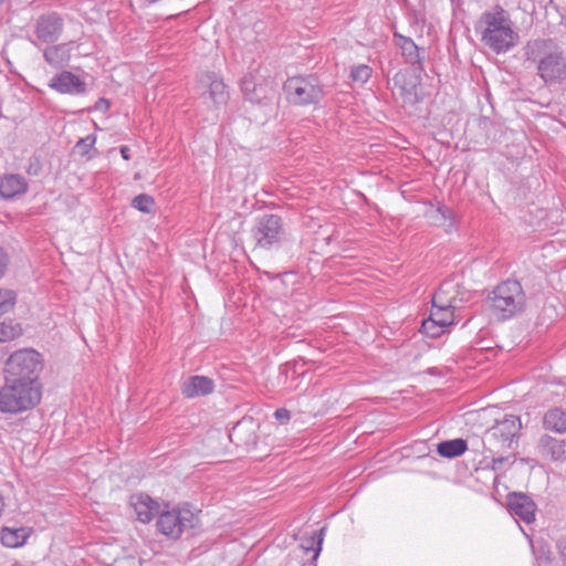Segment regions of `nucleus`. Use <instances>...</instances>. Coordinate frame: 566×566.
Here are the masks:
<instances>
[{
    "label": "nucleus",
    "mask_w": 566,
    "mask_h": 566,
    "mask_svg": "<svg viewBox=\"0 0 566 566\" xmlns=\"http://www.w3.org/2000/svg\"><path fill=\"white\" fill-rule=\"evenodd\" d=\"M44 60L54 66H61L69 61L67 44H57L48 46L43 52Z\"/></svg>",
    "instance_id": "23"
},
{
    "label": "nucleus",
    "mask_w": 566,
    "mask_h": 566,
    "mask_svg": "<svg viewBox=\"0 0 566 566\" xmlns=\"http://www.w3.org/2000/svg\"><path fill=\"white\" fill-rule=\"evenodd\" d=\"M454 286L451 283H443L432 297V306L428 318L421 324V333L430 338H438L454 324V310L458 306L457 300L446 296L451 293Z\"/></svg>",
    "instance_id": "3"
},
{
    "label": "nucleus",
    "mask_w": 566,
    "mask_h": 566,
    "mask_svg": "<svg viewBox=\"0 0 566 566\" xmlns=\"http://www.w3.org/2000/svg\"><path fill=\"white\" fill-rule=\"evenodd\" d=\"M96 143L95 135H87L84 138H81L74 146V151L81 157L91 158V150L94 149V145Z\"/></svg>",
    "instance_id": "26"
},
{
    "label": "nucleus",
    "mask_w": 566,
    "mask_h": 566,
    "mask_svg": "<svg viewBox=\"0 0 566 566\" xmlns=\"http://www.w3.org/2000/svg\"><path fill=\"white\" fill-rule=\"evenodd\" d=\"M557 551L562 566H566V538L557 543Z\"/></svg>",
    "instance_id": "31"
},
{
    "label": "nucleus",
    "mask_w": 566,
    "mask_h": 566,
    "mask_svg": "<svg viewBox=\"0 0 566 566\" xmlns=\"http://www.w3.org/2000/svg\"><path fill=\"white\" fill-rule=\"evenodd\" d=\"M153 203L154 199L150 196L142 193L133 199L132 206L142 212H149Z\"/></svg>",
    "instance_id": "29"
},
{
    "label": "nucleus",
    "mask_w": 566,
    "mask_h": 566,
    "mask_svg": "<svg viewBox=\"0 0 566 566\" xmlns=\"http://www.w3.org/2000/svg\"><path fill=\"white\" fill-rule=\"evenodd\" d=\"M43 368L41 355L31 348L12 353L6 361L4 378L13 381L39 382V375Z\"/></svg>",
    "instance_id": "6"
},
{
    "label": "nucleus",
    "mask_w": 566,
    "mask_h": 566,
    "mask_svg": "<svg viewBox=\"0 0 566 566\" xmlns=\"http://www.w3.org/2000/svg\"><path fill=\"white\" fill-rule=\"evenodd\" d=\"M543 428L555 433H566V409L553 407L546 410L542 419Z\"/></svg>",
    "instance_id": "18"
},
{
    "label": "nucleus",
    "mask_w": 566,
    "mask_h": 566,
    "mask_svg": "<svg viewBox=\"0 0 566 566\" xmlns=\"http://www.w3.org/2000/svg\"><path fill=\"white\" fill-rule=\"evenodd\" d=\"M504 461V458H496V459H493V468H495V465L497 463H502Z\"/></svg>",
    "instance_id": "36"
},
{
    "label": "nucleus",
    "mask_w": 566,
    "mask_h": 566,
    "mask_svg": "<svg viewBox=\"0 0 566 566\" xmlns=\"http://www.w3.org/2000/svg\"><path fill=\"white\" fill-rule=\"evenodd\" d=\"M197 523L196 514L185 507L165 511L158 515L156 526L168 539H178L185 531L191 530Z\"/></svg>",
    "instance_id": "9"
},
{
    "label": "nucleus",
    "mask_w": 566,
    "mask_h": 566,
    "mask_svg": "<svg viewBox=\"0 0 566 566\" xmlns=\"http://www.w3.org/2000/svg\"><path fill=\"white\" fill-rule=\"evenodd\" d=\"M22 327L12 319L0 322V343L13 340L22 335Z\"/></svg>",
    "instance_id": "24"
},
{
    "label": "nucleus",
    "mask_w": 566,
    "mask_h": 566,
    "mask_svg": "<svg viewBox=\"0 0 566 566\" xmlns=\"http://www.w3.org/2000/svg\"><path fill=\"white\" fill-rule=\"evenodd\" d=\"M29 537V531L27 528H9L4 527L1 531V543L10 548L22 546Z\"/></svg>",
    "instance_id": "20"
},
{
    "label": "nucleus",
    "mask_w": 566,
    "mask_h": 566,
    "mask_svg": "<svg viewBox=\"0 0 566 566\" xmlns=\"http://www.w3.org/2000/svg\"><path fill=\"white\" fill-rule=\"evenodd\" d=\"M525 60L536 65V75L548 86L566 87V49L552 39H535L523 49Z\"/></svg>",
    "instance_id": "1"
},
{
    "label": "nucleus",
    "mask_w": 566,
    "mask_h": 566,
    "mask_svg": "<svg viewBox=\"0 0 566 566\" xmlns=\"http://www.w3.org/2000/svg\"><path fill=\"white\" fill-rule=\"evenodd\" d=\"M274 417H275L276 420H279L281 422H285V421L290 420L291 415H290V411L287 409L280 408V409L275 410Z\"/></svg>",
    "instance_id": "32"
},
{
    "label": "nucleus",
    "mask_w": 566,
    "mask_h": 566,
    "mask_svg": "<svg viewBox=\"0 0 566 566\" xmlns=\"http://www.w3.org/2000/svg\"><path fill=\"white\" fill-rule=\"evenodd\" d=\"M286 99L300 106L318 103L324 95L323 87L315 75L292 76L283 85Z\"/></svg>",
    "instance_id": "7"
},
{
    "label": "nucleus",
    "mask_w": 566,
    "mask_h": 566,
    "mask_svg": "<svg viewBox=\"0 0 566 566\" xmlns=\"http://www.w3.org/2000/svg\"><path fill=\"white\" fill-rule=\"evenodd\" d=\"M438 211H440L443 214V217H446V213H450V210L448 208H438Z\"/></svg>",
    "instance_id": "37"
},
{
    "label": "nucleus",
    "mask_w": 566,
    "mask_h": 566,
    "mask_svg": "<svg viewBox=\"0 0 566 566\" xmlns=\"http://www.w3.org/2000/svg\"><path fill=\"white\" fill-rule=\"evenodd\" d=\"M11 566H27L20 562H14L13 564H11Z\"/></svg>",
    "instance_id": "38"
},
{
    "label": "nucleus",
    "mask_w": 566,
    "mask_h": 566,
    "mask_svg": "<svg viewBox=\"0 0 566 566\" xmlns=\"http://www.w3.org/2000/svg\"><path fill=\"white\" fill-rule=\"evenodd\" d=\"M475 30L483 45L496 54L509 52L520 40L510 13L499 4L480 15Z\"/></svg>",
    "instance_id": "2"
},
{
    "label": "nucleus",
    "mask_w": 566,
    "mask_h": 566,
    "mask_svg": "<svg viewBox=\"0 0 566 566\" xmlns=\"http://www.w3.org/2000/svg\"><path fill=\"white\" fill-rule=\"evenodd\" d=\"M522 429L520 417L514 415H505L503 419L496 420L488 430L486 437L494 447L505 450L512 449L517 443V438Z\"/></svg>",
    "instance_id": "10"
},
{
    "label": "nucleus",
    "mask_w": 566,
    "mask_h": 566,
    "mask_svg": "<svg viewBox=\"0 0 566 566\" xmlns=\"http://www.w3.org/2000/svg\"><path fill=\"white\" fill-rule=\"evenodd\" d=\"M536 450L544 460L554 462H564L566 460V440L555 438L548 433L539 437Z\"/></svg>",
    "instance_id": "13"
},
{
    "label": "nucleus",
    "mask_w": 566,
    "mask_h": 566,
    "mask_svg": "<svg viewBox=\"0 0 566 566\" xmlns=\"http://www.w3.org/2000/svg\"><path fill=\"white\" fill-rule=\"evenodd\" d=\"M506 502L512 516L526 524L535 521L537 506L528 495L521 492H511L506 496Z\"/></svg>",
    "instance_id": "12"
},
{
    "label": "nucleus",
    "mask_w": 566,
    "mask_h": 566,
    "mask_svg": "<svg viewBox=\"0 0 566 566\" xmlns=\"http://www.w3.org/2000/svg\"><path fill=\"white\" fill-rule=\"evenodd\" d=\"M373 70L366 64H359L352 69L350 78L353 82L365 84L371 76Z\"/></svg>",
    "instance_id": "27"
},
{
    "label": "nucleus",
    "mask_w": 566,
    "mask_h": 566,
    "mask_svg": "<svg viewBox=\"0 0 566 566\" xmlns=\"http://www.w3.org/2000/svg\"><path fill=\"white\" fill-rule=\"evenodd\" d=\"M108 107H109V102L105 98H99L98 102L96 103L97 109L108 108Z\"/></svg>",
    "instance_id": "34"
},
{
    "label": "nucleus",
    "mask_w": 566,
    "mask_h": 566,
    "mask_svg": "<svg viewBox=\"0 0 566 566\" xmlns=\"http://www.w3.org/2000/svg\"><path fill=\"white\" fill-rule=\"evenodd\" d=\"M251 234L255 247L264 250L279 248L286 237L282 218L273 213L258 218L252 227Z\"/></svg>",
    "instance_id": "8"
},
{
    "label": "nucleus",
    "mask_w": 566,
    "mask_h": 566,
    "mask_svg": "<svg viewBox=\"0 0 566 566\" xmlns=\"http://www.w3.org/2000/svg\"><path fill=\"white\" fill-rule=\"evenodd\" d=\"M253 82H252V76H244L243 81H242V90L244 92H249L251 91V86H252Z\"/></svg>",
    "instance_id": "33"
},
{
    "label": "nucleus",
    "mask_w": 566,
    "mask_h": 566,
    "mask_svg": "<svg viewBox=\"0 0 566 566\" xmlns=\"http://www.w3.org/2000/svg\"><path fill=\"white\" fill-rule=\"evenodd\" d=\"M468 449V443L464 439H452L442 441L438 444L437 451L443 458H455L463 454Z\"/></svg>",
    "instance_id": "22"
},
{
    "label": "nucleus",
    "mask_w": 566,
    "mask_h": 566,
    "mask_svg": "<svg viewBox=\"0 0 566 566\" xmlns=\"http://www.w3.org/2000/svg\"><path fill=\"white\" fill-rule=\"evenodd\" d=\"M50 87L62 94H81L85 92V83L69 71L55 75L50 82Z\"/></svg>",
    "instance_id": "16"
},
{
    "label": "nucleus",
    "mask_w": 566,
    "mask_h": 566,
    "mask_svg": "<svg viewBox=\"0 0 566 566\" xmlns=\"http://www.w3.org/2000/svg\"><path fill=\"white\" fill-rule=\"evenodd\" d=\"M325 528H321L318 538L316 539L315 536H311L310 538H306L305 542L302 544V547L305 551H313L314 555L313 558L316 559L321 553L322 549V543H323V533Z\"/></svg>",
    "instance_id": "28"
},
{
    "label": "nucleus",
    "mask_w": 566,
    "mask_h": 566,
    "mask_svg": "<svg viewBox=\"0 0 566 566\" xmlns=\"http://www.w3.org/2000/svg\"><path fill=\"white\" fill-rule=\"evenodd\" d=\"M209 81V94L214 104H226L229 97L227 86L222 80L218 78L214 73L206 75Z\"/></svg>",
    "instance_id": "21"
},
{
    "label": "nucleus",
    "mask_w": 566,
    "mask_h": 566,
    "mask_svg": "<svg viewBox=\"0 0 566 566\" xmlns=\"http://www.w3.org/2000/svg\"><path fill=\"white\" fill-rule=\"evenodd\" d=\"M127 153H128V148L127 147H122L120 154H122L123 158L128 159V154Z\"/></svg>",
    "instance_id": "35"
},
{
    "label": "nucleus",
    "mask_w": 566,
    "mask_h": 566,
    "mask_svg": "<svg viewBox=\"0 0 566 566\" xmlns=\"http://www.w3.org/2000/svg\"><path fill=\"white\" fill-rule=\"evenodd\" d=\"M9 265V255L3 248L0 247V279L6 274Z\"/></svg>",
    "instance_id": "30"
},
{
    "label": "nucleus",
    "mask_w": 566,
    "mask_h": 566,
    "mask_svg": "<svg viewBox=\"0 0 566 566\" xmlns=\"http://www.w3.org/2000/svg\"><path fill=\"white\" fill-rule=\"evenodd\" d=\"M129 506L133 507L136 518L147 524L156 515H159V503L146 493H135L129 497Z\"/></svg>",
    "instance_id": "14"
},
{
    "label": "nucleus",
    "mask_w": 566,
    "mask_h": 566,
    "mask_svg": "<svg viewBox=\"0 0 566 566\" xmlns=\"http://www.w3.org/2000/svg\"><path fill=\"white\" fill-rule=\"evenodd\" d=\"M28 190V182L21 175H7L0 181V196L12 199Z\"/></svg>",
    "instance_id": "19"
},
{
    "label": "nucleus",
    "mask_w": 566,
    "mask_h": 566,
    "mask_svg": "<svg viewBox=\"0 0 566 566\" xmlns=\"http://www.w3.org/2000/svg\"><path fill=\"white\" fill-rule=\"evenodd\" d=\"M0 389V411L17 415L34 408L42 397L41 384L4 378Z\"/></svg>",
    "instance_id": "4"
},
{
    "label": "nucleus",
    "mask_w": 566,
    "mask_h": 566,
    "mask_svg": "<svg viewBox=\"0 0 566 566\" xmlns=\"http://www.w3.org/2000/svg\"><path fill=\"white\" fill-rule=\"evenodd\" d=\"M488 303L492 314L504 321L524 310L526 296L518 281L506 280L489 294Z\"/></svg>",
    "instance_id": "5"
},
{
    "label": "nucleus",
    "mask_w": 566,
    "mask_h": 566,
    "mask_svg": "<svg viewBox=\"0 0 566 566\" xmlns=\"http://www.w3.org/2000/svg\"><path fill=\"white\" fill-rule=\"evenodd\" d=\"M17 294L10 289H0V315L9 313L15 305Z\"/></svg>",
    "instance_id": "25"
},
{
    "label": "nucleus",
    "mask_w": 566,
    "mask_h": 566,
    "mask_svg": "<svg viewBox=\"0 0 566 566\" xmlns=\"http://www.w3.org/2000/svg\"><path fill=\"white\" fill-rule=\"evenodd\" d=\"M213 380L206 376H191L188 377L181 385V394L186 398H195L206 396L213 391Z\"/></svg>",
    "instance_id": "17"
},
{
    "label": "nucleus",
    "mask_w": 566,
    "mask_h": 566,
    "mask_svg": "<svg viewBox=\"0 0 566 566\" xmlns=\"http://www.w3.org/2000/svg\"><path fill=\"white\" fill-rule=\"evenodd\" d=\"M395 44L400 49L401 55L406 63L412 65L417 71H423L422 57L420 49L409 36H405L398 32H394Z\"/></svg>",
    "instance_id": "15"
},
{
    "label": "nucleus",
    "mask_w": 566,
    "mask_h": 566,
    "mask_svg": "<svg viewBox=\"0 0 566 566\" xmlns=\"http://www.w3.org/2000/svg\"><path fill=\"white\" fill-rule=\"evenodd\" d=\"M63 19L56 12L41 14L35 24L34 33L43 43L55 42L63 31Z\"/></svg>",
    "instance_id": "11"
}]
</instances>
